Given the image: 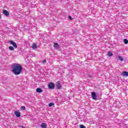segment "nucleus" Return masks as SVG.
I'll use <instances>...</instances> for the list:
<instances>
[{"instance_id": "423d86ee", "label": "nucleus", "mask_w": 128, "mask_h": 128, "mask_svg": "<svg viewBox=\"0 0 128 128\" xmlns=\"http://www.w3.org/2000/svg\"><path fill=\"white\" fill-rule=\"evenodd\" d=\"M2 14H3L5 15L6 16H10V13L8 12V11L6 10H3Z\"/></svg>"}, {"instance_id": "0eeeda50", "label": "nucleus", "mask_w": 128, "mask_h": 128, "mask_svg": "<svg viewBox=\"0 0 128 128\" xmlns=\"http://www.w3.org/2000/svg\"><path fill=\"white\" fill-rule=\"evenodd\" d=\"M14 114L16 118H20V112H18V111H15Z\"/></svg>"}, {"instance_id": "aec40b11", "label": "nucleus", "mask_w": 128, "mask_h": 128, "mask_svg": "<svg viewBox=\"0 0 128 128\" xmlns=\"http://www.w3.org/2000/svg\"><path fill=\"white\" fill-rule=\"evenodd\" d=\"M68 18L70 20H74V18H72L70 16H68Z\"/></svg>"}, {"instance_id": "f03ea898", "label": "nucleus", "mask_w": 128, "mask_h": 128, "mask_svg": "<svg viewBox=\"0 0 128 128\" xmlns=\"http://www.w3.org/2000/svg\"><path fill=\"white\" fill-rule=\"evenodd\" d=\"M48 88L50 90H54V84L52 83V82H50L48 84Z\"/></svg>"}, {"instance_id": "20e7f679", "label": "nucleus", "mask_w": 128, "mask_h": 128, "mask_svg": "<svg viewBox=\"0 0 128 128\" xmlns=\"http://www.w3.org/2000/svg\"><path fill=\"white\" fill-rule=\"evenodd\" d=\"M91 94L92 100H96V92H92Z\"/></svg>"}, {"instance_id": "1a4fd4ad", "label": "nucleus", "mask_w": 128, "mask_h": 128, "mask_svg": "<svg viewBox=\"0 0 128 128\" xmlns=\"http://www.w3.org/2000/svg\"><path fill=\"white\" fill-rule=\"evenodd\" d=\"M40 126L42 128H47L48 124L46 123H42Z\"/></svg>"}, {"instance_id": "2eb2a0df", "label": "nucleus", "mask_w": 128, "mask_h": 128, "mask_svg": "<svg viewBox=\"0 0 128 128\" xmlns=\"http://www.w3.org/2000/svg\"><path fill=\"white\" fill-rule=\"evenodd\" d=\"M124 44H128V39H124Z\"/></svg>"}, {"instance_id": "6e6552de", "label": "nucleus", "mask_w": 128, "mask_h": 128, "mask_svg": "<svg viewBox=\"0 0 128 128\" xmlns=\"http://www.w3.org/2000/svg\"><path fill=\"white\" fill-rule=\"evenodd\" d=\"M121 76H128V72L124 71L122 72Z\"/></svg>"}, {"instance_id": "f8f14e48", "label": "nucleus", "mask_w": 128, "mask_h": 128, "mask_svg": "<svg viewBox=\"0 0 128 128\" xmlns=\"http://www.w3.org/2000/svg\"><path fill=\"white\" fill-rule=\"evenodd\" d=\"M118 60H120V62H124V58L122 57V56H118Z\"/></svg>"}, {"instance_id": "39448f33", "label": "nucleus", "mask_w": 128, "mask_h": 128, "mask_svg": "<svg viewBox=\"0 0 128 128\" xmlns=\"http://www.w3.org/2000/svg\"><path fill=\"white\" fill-rule=\"evenodd\" d=\"M56 90H62V84H60V82H56Z\"/></svg>"}, {"instance_id": "4468645a", "label": "nucleus", "mask_w": 128, "mask_h": 128, "mask_svg": "<svg viewBox=\"0 0 128 128\" xmlns=\"http://www.w3.org/2000/svg\"><path fill=\"white\" fill-rule=\"evenodd\" d=\"M54 48H58V44L54 43Z\"/></svg>"}, {"instance_id": "5701e85b", "label": "nucleus", "mask_w": 128, "mask_h": 128, "mask_svg": "<svg viewBox=\"0 0 128 128\" xmlns=\"http://www.w3.org/2000/svg\"><path fill=\"white\" fill-rule=\"evenodd\" d=\"M90 78H92V76H90Z\"/></svg>"}, {"instance_id": "a211bd4d", "label": "nucleus", "mask_w": 128, "mask_h": 128, "mask_svg": "<svg viewBox=\"0 0 128 128\" xmlns=\"http://www.w3.org/2000/svg\"><path fill=\"white\" fill-rule=\"evenodd\" d=\"M20 109H21V110H26V106H22L20 108Z\"/></svg>"}, {"instance_id": "6ab92c4d", "label": "nucleus", "mask_w": 128, "mask_h": 128, "mask_svg": "<svg viewBox=\"0 0 128 128\" xmlns=\"http://www.w3.org/2000/svg\"><path fill=\"white\" fill-rule=\"evenodd\" d=\"M80 128H86V126H84L82 125V124H80Z\"/></svg>"}, {"instance_id": "f3484780", "label": "nucleus", "mask_w": 128, "mask_h": 128, "mask_svg": "<svg viewBox=\"0 0 128 128\" xmlns=\"http://www.w3.org/2000/svg\"><path fill=\"white\" fill-rule=\"evenodd\" d=\"M9 50H14V47L10 46H9Z\"/></svg>"}, {"instance_id": "4be33fe9", "label": "nucleus", "mask_w": 128, "mask_h": 128, "mask_svg": "<svg viewBox=\"0 0 128 128\" xmlns=\"http://www.w3.org/2000/svg\"><path fill=\"white\" fill-rule=\"evenodd\" d=\"M0 18H2V16H0Z\"/></svg>"}, {"instance_id": "ddd939ff", "label": "nucleus", "mask_w": 128, "mask_h": 128, "mask_svg": "<svg viewBox=\"0 0 128 128\" xmlns=\"http://www.w3.org/2000/svg\"><path fill=\"white\" fill-rule=\"evenodd\" d=\"M112 55H113L112 53L110 52H108V56H112Z\"/></svg>"}, {"instance_id": "412c9836", "label": "nucleus", "mask_w": 128, "mask_h": 128, "mask_svg": "<svg viewBox=\"0 0 128 128\" xmlns=\"http://www.w3.org/2000/svg\"><path fill=\"white\" fill-rule=\"evenodd\" d=\"M46 60H44L42 61V64H46Z\"/></svg>"}, {"instance_id": "7ed1b4c3", "label": "nucleus", "mask_w": 128, "mask_h": 128, "mask_svg": "<svg viewBox=\"0 0 128 128\" xmlns=\"http://www.w3.org/2000/svg\"><path fill=\"white\" fill-rule=\"evenodd\" d=\"M8 43L10 44H12L13 46L16 48H18V45L16 44V43L14 42L12 40H10V41H8Z\"/></svg>"}, {"instance_id": "9b49d317", "label": "nucleus", "mask_w": 128, "mask_h": 128, "mask_svg": "<svg viewBox=\"0 0 128 128\" xmlns=\"http://www.w3.org/2000/svg\"><path fill=\"white\" fill-rule=\"evenodd\" d=\"M32 48H34V50H36V48H38V46H36V44H34L32 46Z\"/></svg>"}, {"instance_id": "dca6fc26", "label": "nucleus", "mask_w": 128, "mask_h": 128, "mask_svg": "<svg viewBox=\"0 0 128 128\" xmlns=\"http://www.w3.org/2000/svg\"><path fill=\"white\" fill-rule=\"evenodd\" d=\"M54 106V103H53V102H50L48 104V106L50 107L52 106Z\"/></svg>"}, {"instance_id": "f257e3e1", "label": "nucleus", "mask_w": 128, "mask_h": 128, "mask_svg": "<svg viewBox=\"0 0 128 128\" xmlns=\"http://www.w3.org/2000/svg\"><path fill=\"white\" fill-rule=\"evenodd\" d=\"M12 72L16 76L20 74L22 70V66L19 64L14 63L12 66Z\"/></svg>"}, {"instance_id": "9d476101", "label": "nucleus", "mask_w": 128, "mask_h": 128, "mask_svg": "<svg viewBox=\"0 0 128 128\" xmlns=\"http://www.w3.org/2000/svg\"><path fill=\"white\" fill-rule=\"evenodd\" d=\"M36 92H42V89L40 88H37L36 89Z\"/></svg>"}]
</instances>
